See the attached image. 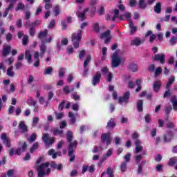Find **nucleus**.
Returning <instances> with one entry per match:
<instances>
[{
	"label": "nucleus",
	"instance_id": "obj_55",
	"mask_svg": "<svg viewBox=\"0 0 177 177\" xmlns=\"http://www.w3.org/2000/svg\"><path fill=\"white\" fill-rule=\"evenodd\" d=\"M38 142H35L33 145L32 147L30 148V153H34L37 149H38Z\"/></svg>",
	"mask_w": 177,
	"mask_h": 177
},
{
	"label": "nucleus",
	"instance_id": "obj_63",
	"mask_svg": "<svg viewBox=\"0 0 177 177\" xmlns=\"http://www.w3.org/2000/svg\"><path fill=\"white\" fill-rule=\"evenodd\" d=\"M50 8H52V3L50 2H46L45 9L48 10V9H50Z\"/></svg>",
	"mask_w": 177,
	"mask_h": 177
},
{
	"label": "nucleus",
	"instance_id": "obj_43",
	"mask_svg": "<svg viewBox=\"0 0 177 177\" xmlns=\"http://www.w3.org/2000/svg\"><path fill=\"white\" fill-rule=\"evenodd\" d=\"M68 117L69 118H71V124H75V116H74V113L73 112L68 113Z\"/></svg>",
	"mask_w": 177,
	"mask_h": 177
},
{
	"label": "nucleus",
	"instance_id": "obj_29",
	"mask_svg": "<svg viewBox=\"0 0 177 177\" xmlns=\"http://www.w3.org/2000/svg\"><path fill=\"white\" fill-rule=\"evenodd\" d=\"M167 128H168L169 129H174V132H177V127L172 122H167Z\"/></svg>",
	"mask_w": 177,
	"mask_h": 177
},
{
	"label": "nucleus",
	"instance_id": "obj_8",
	"mask_svg": "<svg viewBox=\"0 0 177 177\" xmlns=\"http://www.w3.org/2000/svg\"><path fill=\"white\" fill-rule=\"evenodd\" d=\"M42 140L46 145H53L55 143V138L50 137V135L44 133L42 137Z\"/></svg>",
	"mask_w": 177,
	"mask_h": 177
},
{
	"label": "nucleus",
	"instance_id": "obj_33",
	"mask_svg": "<svg viewBox=\"0 0 177 177\" xmlns=\"http://www.w3.org/2000/svg\"><path fill=\"white\" fill-rule=\"evenodd\" d=\"M7 75L8 77H15V72L13 71V66H11L7 69Z\"/></svg>",
	"mask_w": 177,
	"mask_h": 177
},
{
	"label": "nucleus",
	"instance_id": "obj_9",
	"mask_svg": "<svg viewBox=\"0 0 177 177\" xmlns=\"http://www.w3.org/2000/svg\"><path fill=\"white\" fill-rule=\"evenodd\" d=\"M129 96H131V93L129 91H127L124 93L123 96L120 97L118 99V102L120 104H122V103H128V100H129Z\"/></svg>",
	"mask_w": 177,
	"mask_h": 177
},
{
	"label": "nucleus",
	"instance_id": "obj_18",
	"mask_svg": "<svg viewBox=\"0 0 177 177\" xmlns=\"http://www.w3.org/2000/svg\"><path fill=\"white\" fill-rule=\"evenodd\" d=\"M1 139L2 140H3V143L4 145H6V146H7L8 147H10V140L8 138L6 133L1 134Z\"/></svg>",
	"mask_w": 177,
	"mask_h": 177
},
{
	"label": "nucleus",
	"instance_id": "obj_59",
	"mask_svg": "<svg viewBox=\"0 0 177 177\" xmlns=\"http://www.w3.org/2000/svg\"><path fill=\"white\" fill-rule=\"evenodd\" d=\"M162 168H164L162 165H158L156 167V169L158 172H161V171H162Z\"/></svg>",
	"mask_w": 177,
	"mask_h": 177
},
{
	"label": "nucleus",
	"instance_id": "obj_39",
	"mask_svg": "<svg viewBox=\"0 0 177 177\" xmlns=\"http://www.w3.org/2000/svg\"><path fill=\"white\" fill-rule=\"evenodd\" d=\"M106 174L108 175V177H114V171L111 167H108L106 169Z\"/></svg>",
	"mask_w": 177,
	"mask_h": 177
},
{
	"label": "nucleus",
	"instance_id": "obj_27",
	"mask_svg": "<svg viewBox=\"0 0 177 177\" xmlns=\"http://www.w3.org/2000/svg\"><path fill=\"white\" fill-rule=\"evenodd\" d=\"M50 167L52 168H54V169H58V171H60V169H62L63 168V166L62 165H57L56 164V162L55 161H53L51 163H50Z\"/></svg>",
	"mask_w": 177,
	"mask_h": 177
},
{
	"label": "nucleus",
	"instance_id": "obj_64",
	"mask_svg": "<svg viewBox=\"0 0 177 177\" xmlns=\"http://www.w3.org/2000/svg\"><path fill=\"white\" fill-rule=\"evenodd\" d=\"M176 40H177L176 37H171L170 40V44L172 46L175 45V44H176Z\"/></svg>",
	"mask_w": 177,
	"mask_h": 177
},
{
	"label": "nucleus",
	"instance_id": "obj_57",
	"mask_svg": "<svg viewBox=\"0 0 177 177\" xmlns=\"http://www.w3.org/2000/svg\"><path fill=\"white\" fill-rule=\"evenodd\" d=\"M167 91L165 92L163 95V97L165 99V97H168V96H171V89L170 88H166Z\"/></svg>",
	"mask_w": 177,
	"mask_h": 177
},
{
	"label": "nucleus",
	"instance_id": "obj_35",
	"mask_svg": "<svg viewBox=\"0 0 177 177\" xmlns=\"http://www.w3.org/2000/svg\"><path fill=\"white\" fill-rule=\"evenodd\" d=\"M53 132L54 133V135H59V136H63V130L59 129H54L53 130Z\"/></svg>",
	"mask_w": 177,
	"mask_h": 177
},
{
	"label": "nucleus",
	"instance_id": "obj_61",
	"mask_svg": "<svg viewBox=\"0 0 177 177\" xmlns=\"http://www.w3.org/2000/svg\"><path fill=\"white\" fill-rule=\"evenodd\" d=\"M64 92L66 95H68V93H70V87H68V86H65L64 87Z\"/></svg>",
	"mask_w": 177,
	"mask_h": 177
},
{
	"label": "nucleus",
	"instance_id": "obj_37",
	"mask_svg": "<svg viewBox=\"0 0 177 177\" xmlns=\"http://www.w3.org/2000/svg\"><path fill=\"white\" fill-rule=\"evenodd\" d=\"M176 163H177V157H173L170 158L169 160V165H170L171 167L175 165V164Z\"/></svg>",
	"mask_w": 177,
	"mask_h": 177
},
{
	"label": "nucleus",
	"instance_id": "obj_41",
	"mask_svg": "<svg viewBox=\"0 0 177 177\" xmlns=\"http://www.w3.org/2000/svg\"><path fill=\"white\" fill-rule=\"evenodd\" d=\"M38 122H39V118L34 117L32 119V127H37V125H38Z\"/></svg>",
	"mask_w": 177,
	"mask_h": 177
},
{
	"label": "nucleus",
	"instance_id": "obj_31",
	"mask_svg": "<svg viewBox=\"0 0 177 177\" xmlns=\"http://www.w3.org/2000/svg\"><path fill=\"white\" fill-rule=\"evenodd\" d=\"M172 138H174V134H168L164 136V142L165 143H168V142H171L172 140Z\"/></svg>",
	"mask_w": 177,
	"mask_h": 177
},
{
	"label": "nucleus",
	"instance_id": "obj_15",
	"mask_svg": "<svg viewBox=\"0 0 177 177\" xmlns=\"http://www.w3.org/2000/svg\"><path fill=\"white\" fill-rule=\"evenodd\" d=\"M19 129L21 131V133H26L28 131L27 126L24 121H21L18 126Z\"/></svg>",
	"mask_w": 177,
	"mask_h": 177
},
{
	"label": "nucleus",
	"instance_id": "obj_46",
	"mask_svg": "<svg viewBox=\"0 0 177 177\" xmlns=\"http://www.w3.org/2000/svg\"><path fill=\"white\" fill-rule=\"evenodd\" d=\"M66 52L68 55H73L74 53V48H73V46H69L66 48Z\"/></svg>",
	"mask_w": 177,
	"mask_h": 177
},
{
	"label": "nucleus",
	"instance_id": "obj_34",
	"mask_svg": "<svg viewBox=\"0 0 177 177\" xmlns=\"http://www.w3.org/2000/svg\"><path fill=\"white\" fill-rule=\"evenodd\" d=\"M138 6L141 9H145L146 6H147V4H146V0H139Z\"/></svg>",
	"mask_w": 177,
	"mask_h": 177
},
{
	"label": "nucleus",
	"instance_id": "obj_42",
	"mask_svg": "<svg viewBox=\"0 0 177 177\" xmlns=\"http://www.w3.org/2000/svg\"><path fill=\"white\" fill-rule=\"evenodd\" d=\"M131 153H128L127 154H126L123 158H124V162H126V164H127V162H129V161H131Z\"/></svg>",
	"mask_w": 177,
	"mask_h": 177
},
{
	"label": "nucleus",
	"instance_id": "obj_19",
	"mask_svg": "<svg viewBox=\"0 0 177 177\" xmlns=\"http://www.w3.org/2000/svg\"><path fill=\"white\" fill-rule=\"evenodd\" d=\"M138 68H139V66H138V64H130L128 66V70H129V71H131V73H136Z\"/></svg>",
	"mask_w": 177,
	"mask_h": 177
},
{
	"label": "nucleus",
	"instance_id": "obj_36",
	"mask_svg": "<svg viewBox=\"0 0 177 177\" xmlns=\"http://www.w3.org/2000/svg\"><path fill=\"white\" fill-rule=\"evenodd\" d=\"M46 35H48V30L47 29L44 30V31H43V32H40L39 33L38 38H39V39H41V38H45L46 37Z\"/></svg>",
	"mask_w": 177,
	"mask_h": 177
},
{
	"label": "nucleus",
	"instance_id": "obj_62",
	"mask_svg": "<svg viewBox=\"0 0 177 177\" xmlns=\"http://www.w3.org/2000/svg\"><path fill=\"white\" fill-rule=\"evenodd\" d=\"M39 24H41V21L37 20L32 24L31 27H37V26H39Z\"/></svg>",
	"mask_w": 177,
	"mask_h": 177
},
{
	"label": "nucleus",
	"instance_id": "obj_51",
	"mask_svg": "<svg viewBox=\"0 0 177 177\" xmlns=\"http://www.w3.org/2000/svg\"><path fill=\"white\" fill-rule=\"evenodd\" d=\"M142 158H143V156L142 154H139L136 156V164H139L140 161H142Z\"/></svg>",
	"mask_w": 177,
	"mask_h": 177
},
{
	"label": "nucleus",
	"instance_id": "obj_21",
	"mask_svg": "<svg viewBox=\"0 0 177 177\" xmlns=\"http://www.w3.org/2000/svg\"><path fill=\"white\" fill-rule=\"evenodd\" d=\"M142 44V40L139 37H136L131 40V45L134 46H139Z\"/></svg>",
	"mask_w": 177,
	"mask_h": 177
},
{
	"label": "nucleus",
	"instance_id": "obj_58",
	"mask_svg": "<svg viewBox=\"0 0 177 177\" xmlns=\"http://www.w3.org/2000/svg\"><path fill=\"white\" fill-rule=\"evenodd\" d=\"M53 70V69L52 68V67L47 68L46 69V71H44V75H50V73H52Z\"/></svg>",
	"mask_w": 177,
	"mask_h": 177
},
{
	"label": "nucleus",
	"instance_id": "obj_28",
	"mask_svg": "<svg viewBox=\"0 0 177 177\" xmlns=\"http://www.w3.org/2000/svg\"><path fill=\"white\" fill-rule=\"evenodd\" d=\"M129 27H130V30H131V35H133L135 34V32H136V30H138V28L136 26H135V25H133V22L130 21L129 22Z\"/></svg>",
	"mask_w": 177,
	"mask_h": 177
},
{
	"label": "nucleus",
	"instance_id": "obj_17",
	"mask_svg": "<svg viewBox=\"0 0 177 177\" xmlns=\"http://www.w3.org/2000/svg\"><path fill=\"white\" fill-rule=\"evenodd\" d=\"M161 85H162L161 81L160 80L155 81L153 85V89L154 92L157 93L160 91V88H161Z\"/></svg>",
	"mask_w": 177,
	"mask_h": 177
},
{
	"label": "nucleus",
	"instance_id": "obj_14",
	"mask_svg": "<svg viewBox=\"0 0 177 177\" xmlns=\"http://www.w3.org/2000/svg\"><path fill=\"white\" fill-rule=\"evenodd\" d=\"M136 145V149H135V153L137 154L139 153H141V151H143V146H142V142H140V140H136L135 142Z\"/></svg>",
	"mask_w": 177,
	"mask_h": 177
},
{
	"label": "nucleus",
	"instance_id": "obj_54",
	"mask_svg": "<svg viewBox=\"0 0 177 177\" xmlns=\"http://www.w3.org/2000/svg\"><path fill=\"white\" fill-rule=\"evenodd\" d=\"M28 44V36L24 35L22 39V44L26 46Z\"/></svg>",
	"mask_w": 177,
	"mask_h": 177
},
{
	"label": "nucleus",
	"instance_id": "obj_22",
	"mask_svg": "<svg viewBox=\"0 0 177 177\" xmlns=\"http://www.w3.org/2000/svg\"><path fill=\"white\" fill-rule=\"evenodd\" d=\"M28 106H32L33 107H37V101L34 100L32 97H29L26 102Z\"/></svg>",
	"mask_w": 177,
	"mask_h": 177
},
{
	"label": "nucleus",
	"instance_id": "obj_13",
	"mask_svg": "<svg viewBox=\"0 0 177 177\" xmlns=\"http://www.w3.org/2000/svg\"><path fill=\"white\" fill-rule=\"evenodd\" d=\"M100 78H102V74L100 72H97L96 75L93 77L92 80V84L93 86H95V85H97V84L100 82Z\"/></svg>",
	"mask_w": 177,
	"mask_h": 177
},
{
	"label": "nucleus",
	"instance_id": "obj_23",
	"mask_svg": "<svg viewBox=\"0 0 177 177\" xmlns=\"http://www.w3.org/2000/svg\"><path fill=\"white\" fill-rule=\"evenodd\" d=\"M10 49H12L10 46L9 45L6 46L3 49V57L8 56V55L10 53Z\"/></svg>",
	"mask_w": 177,
	"mask_h": 177
},
{
	"label": "nucleus",
	"instance_id": "obj_56",
	"mask_svg": "<svg viewBox=\"0 0 177 177\" xmlns=\"http://www.w3.org/2000/svg\"><path fill=\"white\" fill-rule=\"evenodd\" d=\"M161 73H162V69H161L160 67L157 68L155 70V77L160 75V74H161Z\"/></svg>",
	"mask_w": 177,
	"mask_h": 177
},
{
	"label": "nucleus",
	"instance_id": "obj_30",
	"mask_svg": "<svg viewBox=\"0 0 177 177\" xmlns=\"http://www.w3.org/2000/svg\"><path fill=\"white\" fill-rule=\"evenodd\" d=\"M174 81H175V76H171L166 85V89H171V85L174 84Z\"/></svg>",
	"mask_w": 177,
	"mask_h": 177
},
{
	"label": "nucleus",
	"instance_id": "obj_45",
	"mask_svg": "<svg viewBox=\"0 0 177 177\" xmlns=\"http://www.w3.org/2000/svg\"><path fill=\"white\" fill-rule=\"evenodd\" d=\"M136 84V85H138V88H136V91L140 92L142 89V86H140V84H142V82L140 81V80H137Z\"/></svg>",
	"mask_w": 177,
	"mask_h": 177
},
{
	"label": "nucleus",
	"instance_id": "obj_53",
	"mask_svg": "<svg viewBox=\"0 0 177 177\" xmlns=\"http://www.w3.org/2000/svg\"><path fill=\"white\" fill-rule=\"evenodd\" d=\"M55 117L57 118V120H62V118H63V117H64V115L63 114V113H57V112H55Z\"/></svg>",
	"mask_w": 177,
	"mask_h": 177
},
{
	"label": "nucleus",
	"instance_id": "obj_3",
	"mask_svg": "<svg viewBox=\"0 0 177 177\" xmlns=\"http://www.w3.org/2000/svg\"><path fill=\"white\" fill-rule=\"evenodd\" d=\"M46 41H42L41 45L39 46V50H40V54L39 52H35L33 55V59L35 61L34 63L35 67H38L39 66V56L40 57H44L45 53L46 52Z\"/></svg>",
	"mask_w": 177,
	"mask_h": 177
},
{
	"label": "nucleus",
	"instance_id": "obj_38",
	"mask_svg": "<svg viewBox=\"0 0 177 177\" xmlns=\"http://www.w3.org/2000/svg\"><path fill=\"white\" fill-rule=\"evenodd\" d=\"M26 8V6H24V3H19L18 6L15 8L16 12H19V10H24V9Z\"/></svg>",
	"mask_w": 177,
	"mask_h": 177
},
{
	"label": "nucleus",
	"instance_id": "obj_20",
	"mask_svg": "<svg viewBox=\"0 0 177 177\" xmlns=\"http://www.w3.org/2000/svg\"><path fill=\"white\" fill-rule=\"evenodd\" d=\"M25 59L28 60V62L31 64L32 63V55H31V52L30 50H26L25 53Z\"/></svg>",
	"mask_w": 177,
	"mask_h": 177
},
{
	"label": "nucleus",
	"instance_id": "obj_5",
	"mask_svg": "<svg viewBox=\"0 0 177 177\" xmlns=\"http://www.w3.org/2000/svg\"><path fill=\"white\" fill-rule=\"evenodd\" d=\"M82 38V30H77L76 32L72 35V42L75 49L80 48V42Z\"/></svg>",
	"mask_w": 177,
	"mask_h": 177
},
{
	"label": "nucleus",
	"instance_id": "obj_25",
	"mask_svg": "<svg viewBox=\"0 0 177 177\" xmlns=\"http://www.w3.org/2000/svg\"><path fill=\"white\" fill-rule=\"evenodd\" d=\"M170 102L173 104L174 110H175L176 111V110H177V96L176 95L173 96L172 98L171 99Z\"/></svg>",
	"mask_w": 177,
	"mask_h": 177
},
{
	"label": "nucleus",
	"instance_id": "obj_2",
	"mask_svg": "<svg viewBox=\"0 0 177 177\" xmlns=\"http://www.w3.org/2000/svg\"><path fill=\"white\" fill-rule=\"evenodd\" d=\"M66 138L68 139V141L69 142V151H68V156L71 157L69 159L70 162H73L74 160H75V156L73 155L74 153V149L77 147V140L73 141L71 142V140H73V132L68 131L66 134Z\"/></svg>",
	"mask_w": 177,
	"mask_h": 177
},
{
	"label": "nucleus",
	"instance_id": "obj_44",
	"mask_svg": "<svg viewBox=\"0 0 177 177\" xmlns=\"http://www.w3.org/2000/svg\"><path fill=\"white\" fill-rule=\"evenodd\" d=\"M64 74H66V68H61L59 71V77L60 78H63V77H64Z\"/></svg>",
	"mask_w": 177,
	"mask_h": 177
},
{
	"label": "nucleus",
	"instance_id": "obj_40",
	"mask_svg": "<svg viewBox=\"0 0 177 177\" xmlns=\"http://www.w3.org/2000/svg\"><path fill=\"white\" fill-rule=\"evenodd\" d=\"M115 127V122H114V120L111 119L106 126V128H114Z\"/></svg>",
	"mask_w": 177,
	"mask_h": 177
},
{
	"label": "nucleus",
	"instance_id": "obj_12",
	"mask_svg": "<svg viewBox=\"0 0 177 177\" xmlns=\"http://www.w3.org/2000/svg\"><path fill=\"white\" fill-rule=\"evenodd\" d=\"M101 140L103 143H106L107 146L111 143V137L110 136V133H106V134H103L101 136Z\"/></svg>",
	"mask_w": 177,
	"mask_h": 177
},
{
	"label": "nucleus",
	"instance_id": "obj_49",
	"mask_svg": "<svg viewBox=\"0 0 177 177\" xmlns=\"http://www.w3.org/2000/svg\"><path fill=\"white\" fill-rule=\"evenodd\" d=\"M53 10L55 12V16H58L60 13V8L59 6H56L54 8Z\"/></svg>",
	"mask_w": 177,
	"mask_h": 177
},
{
	"label": "nucleus",
	"instance_id": "obj_52",
	"mask_svg": "<svg viewBox=\"0 0 177 177\" xmlns=\"http://www.w3.org/2000/svg\"><path fill=\"white\" fill-rule=\"evenodd\" d=\"M93 30L95 32H99L100 28L99 27V23L96 22L93 24Z\"/></svg>",
	"mask_w": 177,
	"mask_h": 177
},
{
	"label": "nucleus",
	"instance_id": "obj_16",
	"mask_svg": "<svg viewBox=\"0 0 177 177\" xmlns=\"http://www.w3.org/2000/svg\"><path fill=\"white\" fill-rule=\"evenodd\" d=\"M48 156H51L52 158H53V160H55V158H57V156L59 157H60L62 156V152H60V151L56 152V151L55 149H51L48 151Z\"/></svg>",
	"mask_w": 177,
	"mask_h": 177
},
{
	"label": "nucleus",
	"instance_id": "obj_4",
	"mask_svg": "<svg viewBox=\"0 0 177 177\" xmlns=\"http://www.w3.org/2000/svg\"><path fill=\"white\" fill-rule=\"evenodd\" d=\"M49 165L50 164L46 162L37 167L38 177L48 176L50 174V169L48 167Z\"/></svg>",
	"mask_w": 177,
	"mask_h": 177
},
{
	"label": "nucleus",
	"instance_id": "obj_10",
	"mask_svg": "<svg viewBox=\"0 0 177 177\" xmlns=\"http://www.w3.org/2000/svg\"><path fill=\"white\" fill-rule=\"evenodd\" d=\"M153 60V62H160L161 64H164L165 63V55L162 53L156 54L154 55Z\"/></svg>",
	"mask_w": 177,
	"mask_h": 177
},
{
	"label": "nucleus",
	"instance_id": "obj_6",
	"mask_svg": "<svg viewBox=\"0 0 177 177\" xmlns=\"http://www.w3.org/2000/svg\"><path fill=\"white\" fill-rule=\"evenodd\" d=\"M124 63V59L118 57V53L115 51L113 55L111 56V66L113 68H115Z\"/></svg>",
	"mask_w": 177,
	"mask_h": 177
},
{
	"label": "nucleus",
	"instance_id": "obj_7",
	"mask_svg": "<svg viewBox=\"0 0 177 177\" xmlns=\"http://www.w3.org/2000/svg\"><path fill=\"white\" fill-rule=\"evenodd\" d=\"M88 9L86 8L82 11V8L80 7L77 10V12H76V15L77 16L79 20L80 21H84L85 19V15L88 12Z\"/></svg>",
	"mask_w": 177,
	"mask_h": 177
},
{
	"label": "nucleus",
	"instance_id": "obj_32",
	"mask_svg": "<svg viewBox=\"0 0 177 177\" xmlns=\"http://www.w3.org/2000/svg\"><path fill=\"white\" fill-rule=\"evenodd\" d=\"M137 108L138 111H143V100H140L137 102Z\"/></svg>",
	"mask_w": 177,
	"mask_h": 177
},
{
	"label": "nucleus",
	"instance_id": "obj_50",
	"mask_svg": "<svg viewBox=\"0 0 177 177\" xmlns=\"http://www.w3.org/2000/svg\"><path fill=\"white\" fill-rule=\"evenodd\" d=\"M89 62H91V57L88 55V56H87L85 62L83 64L84 68H85L86 67V66H88V64H89Z\"/></svg>",
	"mask_w": 177,
	"mask_h": 177
},
{
	"label": "nucleus",
	"instance_id": "obj_26",
	"mask_svg": "<svg viewBox=\"0 0 177 177\" xmlns=\"http://www.w3.org/2000/svg\"><path fill=\"white\" fill-rule=\"evenodd\" d=\"M13 9V3H10L8 7L6 8L4 12L3 13V17H6L8 15H9V10H12Z\"/></svg>",
	"mask_w": 177,
	"mask_h": 177
},
{
	"label": "nucleus",
	"instance_id": "obj_11",
	"mask_svg": "<svg viewBox=\"0 0 177 177\" xmlns=\"http://www.w3.org/2000/svg\"><path fill=\"white\" fill-rule=\"evenodd\" d=\"M100 38L101 39H103L106 38L104 41V44H109L110 42V40L111 39V35H110V30H107L106 32H104V33H102L100 35Z\"/></svg>",
	"mask_w": 177,
	"mask_h": 177
},
{
	"label": "nucleus",
	"instance_id": "obj_24",
	"mask_svg": "<svg viewBox=\"0 0 177 177\" xmlns=\"http://www.w3.org/2000/svg\"><path fill=\"white\" fill-rule=\"evenodd\" d=\"M153 10H154L155 13H157L158 15H160V13H161V3L160 2H158L155 5Z\"/></svg>",
	"mask_w": 177,
	"mask_h": 177
},
{
	"label": "nucleus",
	"instance_id": "obj_48",
	"mask_svg": "<svg viewBox=\"0 0 177 177\" xmlns=\"http://www.w3.org/2000/svg\"><path fill=\"white\" fill-rule=\"evenodd\" d=\"M127 163L124 162H122V164L120 165V169L122 172H125L127 171Z\"/></svg>",
	"mask_w": 177,
	"mask_h": 177
},
{
	"label": "nucleus",
	"instance_id": "obj_1",
	"mask_svg": "<svg viewBox=\"0 0 177 177\" xmlns=\"http://www.w3.org/2000/svg\"><path fill=\"white\" fill-rule=\"evenodd\" d=\"M120 15V10H114L113 12H111V15H106V20L109 21L110 20H112V21H115V19H119V20H128L129 23L132 21L131 20V13L130 12H126L124 15Z\"/></svg>",
	"mask_w": 177,
	"mask_h": 177
},
{
	"label": "nucleus",
	"instance_id": "obj_47",
	"mask_svg": "<svg viewBox=\"0 0 177 177\" xmlns=\"http://www.w3.org/2000/svg\"><path fill=\"white\" fill-rule=\"evenodd\" d=\"M35 139H37V134L35 133H32L30 137L28 139V142H30V143L32 142H35Z\"/></svg>",
	"mask_w": 177,
	"mask_h": 177
},
{
	"label": "nucleus",
	"instance_id": "obj_60",
	"mask_svg": "<svg viewBox=\"0 0 177 177\" xmlns=\"http://www.w3.org/2000/svg\"><path fill=\"white\" fill-rule=\"evenodd\" d=\"M55 24H56V21H55V19L51 20L48 25V28H53Z\"/></svg>",
	"mask_w": 177,
	"mask_h": 177
}]
</instances>
